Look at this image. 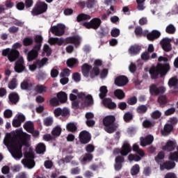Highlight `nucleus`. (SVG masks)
<instances>
[{
  "instance_id": "72a5a7b5",
  "label": "nucleus",
  "mask_w": 178,
  "mask_h": 178,
  "mask_svg": "<svg viewBox=\"0 0 178 178\" xmlns=\"http://www.w3.org/2000/svg\"><path fill=\"white\" fill-rule=\"evenodd\" d=\"M99 74H100L99 67H93L90 72V79H95V77H98Z\"/></svg>"
},
{
  "instance_id": "338daca9",
  "label": "nucleus",
  "mask_w": 178,
  "mask_h": 178,
  "mask_svg": "<svg viewBox=\"0 0 178 178\" xmlns=\"http://www.w3.org/2000/svg\"><path fill=\"white\" fill-rule=\"evenodd\" d=\"M127 104L129 105H136V104H137V97L136 96L131 97L128 99Z\"/></svg>"
},
{
  "instance_id": "f8f14e48",
  "label": "nucleus",
  "mask_w": 178,
  "mask_h": 178,
  "mask_svg": "<svg viewBox=\"0 0 178 178\" xmlns=\"http://www.w3.org/2000/svg\"><path fill=\"white\" fill-rule=\"evenodd\" d=\"M79 139L81 144H88L91 141V134L84 130L79 133Z\"/></svg>"
},
{
  "instance_id": "7c9ffc66",
  "label": "nucleus",
  "mask_w": 178,
  "mask_h": 178,
  "mask_svg": "<svg viewBox=\"0 0 178 178\" xmlns=\"http://www.w3.org/2000/svg\"><path fill=\"white\" fill-rule=\"evenodd\" d=\"M91 19V16L90 15L84 14V13H81L77 15L76 17V22L78 23H80L81 22H84L86 20H90Z\"/></svg>"
},
{
  "instance_id": "603ef678",
  "label": "nucleus",
  "mask_w": 178,
  "mask_h": 178,
  "mask_svg": "<svg viewBox=\"0 0 178 178\" xmlns=\"http://www.w3.org/2000/svg\"><path fill=\"white\" fill-rule=\"evenodd\" d=\"M162 159H165V152L163 151L159 152L157 156L154 158V160L157 163H159Z\"/></svg>"
},
{
  "instance_id": "f3484780",
  "label": "nucleus",
  "mask_w": 178,
  "mask_h": 178,
  "mask_svg": "<svg viewBox=\"0 0 178 178\" xmlns=\"http://www.w3.org/2000/svg\"><path fill=\"white\" fill-rule=\"evenodd\" d=\"M41 51L38 48L33 47L31 51H29L27 54V60L28 62H33V60H35L38 58V52Z\"/></svg>"
},
{
  "instance_id": "3c124183",
  "label": "nucleus",
  "mask_w": 178,
  "mask_h": 178,
  "mask_svg": "<svg viewBox=\"0 0 178 178\" xmlns=\"http://www.w3.org/2000/svg\"><path fill=\"white\" fill-rule=\"evenodd\" d=\"M178 84V79L177 77L174 76L169 79L168 81V86L169 87H176Z\"/></svg>"
},
{
  "instance_id": "37998d69",
  "label": "nucleus",
  "mask_w": 178,
  "mask_h": 178,
  "mask_svg": "<svg viewBox=\"0 0 178 178\" xmlns=\"http://www.w3.org/2000/svg\"><path fill=\"white\" fill-rule=\"evenodd\" d=\"M147 111H148V107L145 105H140L137 107L136 112L140 113V115H144V113H147Z\"/></svg>"
},
{
  "instance_id": "473e14b6",
  "label": "nucleus",
  "mask_w": 178,
  "mask_h": 178,
  "mask_svg": "<svg viewBox=\"0 0 178 178\" xmlns=\"http://www.w3.org/2000/svg\"><path fill=\"white\" fill-rule=\"evenodd\" d=\"M106 94H108V87L105 86H102L99 88V97L100 99H105V97H106Z\"/></svg>"
},
{
  "instance_id": "680f3d73",
  "label": "nucleus",
  "mask_w": 178,
  "mask_h": 178,
  "mask_svg": "<svg viewBox=\"0 0 178 178\" xmlns=\"http://www.w3.org/2000/svg\"><path fill=\"white\" fill-rule=\"evenodd\" d=\"M93 158H94V156H92V154H91V153H86L83 156V162H91V161H92Z\"/></svg>"
},
{
  "instance_id": "5fc2aeb1",
  "label": "nucleus",
  "mask_w": 178,
  "mask_h": 178,
  "mask_svg": "<svg viewBox=\"0 0 178 178\" xmlns=\"http://www.w3.org/2000/svg\"><path fill=\"white\" fill-rule=\"evenodd\" d=\"M128 159L130 162H132V161H135V162H138V161H141V157L137 154H129L128 156Z\"/></svg>"
},
{
  "instance_id": "0eeeda50",
  "label": "nucleus",
  "mask_w": 178,
  "mask_h": 178,
  "mask_svg": "<svg viewBox=\"0 0 178 178\" xmlns=\"http://www.w3.org/2000/svg\"><path fill=\"white\" fill-rule=\"evenodd\" d=\"M48 9V4L44 1H40L36 3L35 8H33L31 13L33 16H38V15H42L45 13Z\"/></svg>"
},
{
  "instance_id": "e2e57ef3",
  "label": "nucleus",
  "mask_w": 178,
  "mask_h": 178,
  "mask_svg": "<svg viewBox=\"0 0 178 178\" xmlns=\"http://www.w3.org/2000/svg\"><path fill=\"white\" fill-rule=\"evenodd\" d=\"M16 8L18 10H24L26 6L23 1H16Z\"/></svg>"
},
{
  "instance_id": "9b49d317",
  "label": "nucleus",
  "mask_w": 178,
  "mask_h": 178,
  "mask_svg": "<svg viewBox=\"0 0 178 178\" xmlns=\"http://www.w3.org/2000/svg\"><path fill=\"white\" fill-rule=\"evenodd\" d=\"M65 29L66 26L63 24H58L56 26H51L50 31L52 33V34H54V35H56L57 37H62V35L65 34Z\"/></svg>"
},
{
  "instance_id": "423d86ee",
  "label": "nucleus",
  "mask_w": 178,
  "mask_h": 178,
  "mask_svg": "<svg viewBox=\"0 0 178 178\" xmlns=\"http://www.w3.org/2000/svg\"><path fill=\"white\" fill-rule=\"evenodd\" d=\"M24 159L22 160V163L25 168L28 169H33L35 166V161H34V153L33 152H27V147L24 149Z\"/></svg>"
},
{
  "instance_id": "4d7b16f0",
  "label": "nucleus",
  "mask_w": 178,
  "mask_h": 178,
  "mask_svg": "<svg viewBox=\"0 0 178 178\" xmlns=\"http://www.w3.org/2000/svg\"><path fill=\"white\" fill-rule=\"evenodd\" d=\"M43 51L46 54V56H51L52 54V49L49 47V45L45 44L43 47Z\"/></svg>"
},
{
  "instance_id": "c03bdc74",
  "label": "nucleus",
  "mask_w": 178,
  "mask_h": 178,
  "mask_svg": "<svg viewBox=\"0 0 178 178\" xmlns=\"http://www.w3.org/2000/svg\"><path fill=\"white\" fill-rule=\"evenodd\" d=\"M165 32L167 34H175L176 33V27H175V25L170 24L167 26Z\"/></svg>"
},
{
  "instance_id": "20e7f679",
  "label": "nucleus",
  "mask_w": 178,
  "mask_h": 178,
  "mask_svg": "<svg viewBox=\"0 0 178 178\" xmlns=\"http://www.w3.org/2000/svg\"><path fill=\"white\" fill-rule=\"evenodd\" d=\"M22 44L19 42L15 43L12 48H7L2 50L1 55L6 56L9 62H15L17 60L20 56V52L19 51V48H22Z\"/></svg>"
},
{
  "instance_id": "09e8293b",
  "label": "nucleus",
  "mask_w": 178,
  "mask_h": 178,
  "mask_svg": "<svg viewBox=\"0 0 178 178\" xmlns=\"http://www.w3.org/2000/svg\"><path fill=\"white\" fill-rule=\"evenodd\" d=\"M140 173V165L138 164H136L131 169V175L132 176H136Z\"/></svg>"
},
{
  "instance_id": "0e129e2a",
  "label": "nucleus",
  "mask_w": 178,
  "mask_h": 178,
  "mask_svg": "<svg viewBox=\"0 0 178 178\" xmlns=\"http://www.w3.org/2000/svg\"><path fill=\"white\" fill-rule=\"evenodd\" d=\"M13 115V113L12 112V110L7 109L3 112V116L6 118V119H10V118Z\"/></svg>"
},
{
  "instance_id": "ea45409f",
  "label": "nucleus",
  "mask_w": 178,
  "mask_h": 178,
  "mask_svg": "<svg viewBox=\"0 0 178 178\" xmlns=\"http://www.w3.org/2000/svg\"><path fill=\"white\" fill-rule=\"evenodd\" d=\"M158 102L160 104L161 106H163V105H166L168 104V97L165 95H161L158 97Z\"/></svg>"
},
{
  "instance_id": "f03ea898",
  "label": "nucleus",
  "mask_w": 178,
  "mask_h": 178,
  "mask_svg": "<svg viewBox=\"0 0 178 178\" xmlns=\"http://www.w3.org/2000/svg\"><path fill=\"white\" fill-rule=\"evenodd\" d=\"M158 61L159 62L156 67H153L149 70V74L152 80H155L158 79V76H161V77H163V76H166V74L169 70H170V65L168 62L169 59L168 58L160 56L158 58Z\"/></svg>"
},
{
  "instance_id": "4c0bfd02",
  "label": "nucleus",
  "mask_w": 178,
  "mask_h": 178,
  "mask_svg": "<svg viewBox=\"0 0 178 178\" xmlns=\"http://www.w3.org/2000/svg\"><path fill=\"white\" fill-rule=\"evenodd\" d=\"M66 129L67 131H70V133H76V131H77V126L74 124V122L67 124Z\"/></svg>"
},
{
  "instance_id": "2eb2a0df",
  "label": "nucleus",
  "mask_w": 178,
  "mask_h": 178,
  "mask_svg": "<svg viewBox=\"0 0 178 178\" xmlns=\"http://www.w3.org/2000/svg\"><path fill=\"white\" fill-rule=\"evenodd\" d=\"M114 83L118 87H124L129 83V79L124 75H120L115 79Z\"/></svg>"
},
{
  "instance_id": "774afa93",
  "label": "nucleus",
  "mask_w": 178,
  "mask_h": 178,
  "mask_svg": "<svg viewBox=\"0 0 178 178\" xmlns=\"http://www.w3.org/2000/svg\"><path fill=\"white\" fill-rule=\"evenodd\" d=\"M86 151L88 152V154H91L92 152H94L95 151V147L94 145L89 144L86 147Z\"/></svg>"
},
{
  "instance_id": "aec40b11",
  "label": "nucleus",
  "mask_w": 178,
  "mask_h": 178,
  "mask_svg": "<svg viewBox=\"0 0 178 178\" xmlns=\"http://www.w3.org/2000/svg\"><path fill=\"white\" fill-rule=\"evenodd\" d=\"M140 51L141 46L138 44H133L128 49V52L131 56H136V55H138Z\"/></svg>"
},
{
  "instance_id": "a211bd4d",
  "label": "nucleus",
  "mask_w": 178,
  "mask_h": 178,
  "mask_svg": "<svg viewBox=\"0 0 178 178\" xmlns=\"http://www.w3.org/2000/svg\"><path fill=\"white\" fill-rule=\"evenodd\" d=\"M80 40H81V38L79 35H75L65 38L64 42L65 45L67 44H74L75 47H79V45H80Z\"/></svg>"
},
{
  "instance_id": "a19ab883",
  "label": "nucleus",
  "mask_w": 178,
  "mask_h": 178,
  "mask_svg": "<svg viewBox=\"0 0 178 178\" xmlns=\"http://www.w3.org/2000/svg\"><path fill=\"white\" fill-rule=\"evenodd\" d=\"M62 134V128L59 126H56L54 127L51 131L52 136H54V137H59L60 134Z\"/></svg>"
},
{
  "instance_id": "b1692460",
  "label": "nucleus",
  "mask_w": 178,
  "mask_h": 178,
  "mask_svg": "<svg viewBox=\"0 0 178 178\" xmlns=\"http://www.w3.org/2000/svg\"><path fill=\"white\" fill-rule=\"evenodd\" d=\"M24 69H26V67L24 66V61L23 60H19L15 63V71L17 73L24 72Z\"/></svg>"
},
{
  "instance_id": "6e6552de",
  "label": "nucleus",
  "mask_w": 178,
  "mask_h": 178,
  "mask_svg": "<svg viewBox=\"0 0 178 178\" xmlns=\"http://www.w3.org/2000/svg\"><path fill=\"white\" fill-rule=\"evenodd\" d=\"M102 24V21L99 17H95L92 19L89 22H84L83 26L88 30L92 29V30H98Z\"/></svg>"
},
{
  "instance_id": "412c9836",
  "label": "nucleus",
  "mask_w": 178,
  "mask_h": 178,
  "mask_svg": "<svg viewBox=\"0 0 178 178\" xmlns=\"http://www.w3.org/2000/svg\"><path fill=\"white\" fill-rule=\"evenodd\" d=\"M175 148H176V143L173 140H168L165 145L163 146V151H167V152H172V151H175Z\"/></svg>"
},
{
  "instance_id": "6e6d98bb",
  "label": "nucleus",
  "mask_w": 178,
  "mask_h": 178,
  "mask_svg": "<svg viewBox=\"0 0 178 178\" xmlns=\"http://www.w3.org/2000/svg\"><path fill=\"white\" fill-rule=\"evenodd\" d=\"M43 123H44V126H47V127H48L49 126H52V124L54 123V118H52L51 117H47L44 119Z\"/></svg>"
},
{
  "instance_id": "5701e85b",
  "label": "nucleus",
  "mask_w": 178,
  "mask_h": 178,
  "mask_svg": "<svg viewBox=\"0 0 178 178\" xmlns=\"http://www.w3.org/2000/svg\"><path fill=\"white\" fill-rule=\"evenodd\" d=\"M103 105L108 108V109H115L116 103L112 102V99L111 98H104L103 99Z\"/></svg>"
},
{
  "instance_id": "de8ad7c7",
  "label": "nucleus",
  "mask_w": 178,
  "mask_h": 178,
  "mask_svg": "<svg viewBox=\"0 0 178 178\" xmlns=\"http://www.w3.org/2000/svg\"><path fill=\"white\" fill-rule=\"evenodd\" d=\"M21 88L22 90H28L30 91L33 88V84L29 83L27 81H23L21 83Z\"/></svg>"
},
{
  "instance_id": "393cba45",
  "label": "nucleus",
  "mask_w": 178,
  "mask_h": 178,
  "mask_svg": "<svg viewBox=\"0 0 178 178\" xmlns=\"http://www.w3.org/2000/svg\"><path fill=\"white\" fill-rule=\"evenodd\" d=\"M159 37H161V32L156 30H154L151 33H148L147 35V38L149 41H154V40H156V38H159Z\"/></svg>"
},
{
  "instance_id": "052dcab7",
  "label": "nucleus",
  "mask_w": 178,
  "mask_h": 178,
  "mask_svg": "<svg viewBox=\"0 0 178 178\" xmlns=\"http://www.w3.org/2000/svg\"><path fill=\"white\" fill-rule=\"evenodd\" d=\"M168 159L170 161L178 162V152H170Z\"/></svg>"
},
{
  "instance_id": "a18cd8bd",
  "label": "nucleus",
  "mask_w": 178,
  "mask_h": 178,
  "mask_svg": "<svg viewBox=\"0 0 178 178\" xmlns=\"http://www.w3.org/2000/svg\"><path fill=\"white\" fill-rule=\"evenodd\" d=\"M84 104L86 106H90L94 104V99H92V96H91V95H88L85 97Z\"/></svg>"
},
{
  "instance_id": "dca6fc26",
  "label": "nucleus",
  "mask_w": 178,
  "mask_h": 178,
  "mask_svg": "<svg viewBox=\"0 0 178 178\" xmlns=\"http://www.w3.org/2000/svg\"><path fill=\"white\" fill-rule=\"evenodd\" d=\"M54 113L56 118H59V116L66 118L70 115V111L67 109V108H61L58 107L54 110Z\"/></svg>"
},
{
  "instance_id": "13d9d810",
  "label": "nucleus",
  "mask_w": 178,
  "mask_h": 178,
  "mask_svg": "<svg viewBox=\"0 0 178 178\" xmlns=\"http://www.w3.org/2000/svg\"><path fill=\"white\" fill-rule=\"evenodd\" d=\"M162 116V113L158 110L153 111L151 114L152 119L158 120Z\"/></svg>"
},
{
  "instance_id": "58836bf2",
  "label": "nucleus",
  "mask_w": 178,
  "mask_h": 178,
  "mask_svg": "<svg viewBox=\"0 0 178 178\" xmlns=\"http://www.w3.org/2000/svg\"><path fill=\"white\" fill-rule=\"evenodd\" d=\"M33 42H34V40H33V38L31 37H26L23 39L22 44L24 47H30L33 45Z\"/></svg>"
},
{
  "instance_id": "c85d7f7f",
  "label": "nucleus",
  "mask_w": 178,
  "mask_h": 178,
  "mask_svg": "<svg viewBox=\"0 0 178 178\" xmlns=\"http://www.w3.org/2000/svg\"><path fill=\"white\" fill-rule=\"evenodd\" d=\"M49 42L51 45H58L60 47V45L65 44V40L63 38H51L49 39Z\"/></svg>"
},
{
  "instance_id": "ddd939ff",
  "label": "nucleus",
  "mask_w": 178,
  "mask_h": 178,
  "mask_svg": "<svg viewBox=\"0 0 178 178\" xmlns=\"http://www.w3.org/2000/svg\"><path fill=\"white\" fill-rule=\"evenodd\" d=\"M24 129H25L28 133H31L33 137H38L40 136V131L34 130V124L31 121L26 122L24 124Z\"/></svg>"
},
{
  "instance_id": "7ed1b4c3",
  "label": "nucleus",
  "mask_w": 178,
  "mask_h": 178,
  "mask_svg": "<svg viewBox=\"0 0 178 178\" xmlns=\"http://www.w3.org/2000/svg\"><path fill=\"white\" fill-rule=\"evenodd\" d=\"M114 152L116 154L120 153L122 156H118L115 157V163L114 165L115 170H120L122 169L123 165V162H124V157L123 156H127V155L129 154V153L131 152V147L130 146V144L129 143H125L122 145V147L120 149H117L114 150Z\"/></svg>"
},
{
  "instance_id": "c756f323",
  "label": "nucleus",
  "mask_w": 178,
  "mask_h": 178,
  "mask_svg": "<svg viewBox=\"0 0 178 178\" xmlns=\"http://www.w3.org/2000/svg\"><path fill=\"white\" fill-rule=\"evenodd\" d=\"M33 90L38 94H44V92H47V88L44 85L38 84L34 87Z\"/></svg>"
},
{
  "instance_id": "f704fd0d",
  "label": "nucleus",
  "mask_w": 178,
  "mask_h": 178,
  "mask_svg": "<svg viewBox=\"0 0 178 178\" xmlns=\"http://www.w3.org/2000/svg\"><path fill=\"white\" fill-rule=\"evenodd\" d=\"M173 130V125L170 124H166L164 126L163 131H162V134L164 136H168Z\"/></svg>"
},
{
  "instance_id": "4468645a",
  "label": "nucleus",
  "mask_w": 178,
  "mask_h": 178,
  "mask_svg": "<svg viewBox=\"0 0 178 178\" xmlns=\"http://www.w3.org/2000/svg\"><path fill=\"white\" fill-rule=\"evenodd\" d=\"M172 40L169 38H165L162 39L160 42V44L165 52H170L172 51Z\"/></svg>"
},
{
  "instance_id": "49530a36",
  "label": "nucleus",
  "mask_w": 178,
  "mask_h": 178,
  "mask_svg": "<svg viewBox=\"0 0 178 178\" xmlns=\"http://www.w3.org/2000/svg\"><path fill=\"white\" fill-rule=\"evenodd\" d=\"M143 126L145 129H149L155 126V123L149 120H145L143 122Z\"/></svg>"
},
{
  "instance_id": "f257e3e1",
  "label": "nucleus",
  "mask_w": 178,
  "mask_h": 178,
  "mask_svg": "<svg viewBox=\"0 0 178 178\" xmlns=\"http://www.w3.org/2000/svg\"><path fill=\"white\" fill-rule=\"evenodd\" d=\"M31 138V136L29 134L23 132V129H20L15 131L14 137L8 134L4 139L3 143L10 151L13 158L19 161L23 158V152H22L23 145L27 147H30L29 142Z\"/></svg>"
},
{
  "instance_id": "1a4fd4ad",
  "label": "nucleus",
  "mask_w": 178,
  "mask_h": 178,
  "mask_svg": "<svg viewBox=\"0 0 178 178\" xmlns=\"http://www.w3.org/2000/svg\"><path fill=\"white\" fill-rule=\"evenodd\" d=\"M48 63V58H43L41 60H37L36 61L33 62L32 65H29V70L31 72H34L37 69H41L42 67H44L45 65Z\"/></svg>"
},
{
  "instance_id": "e433bc0d",
  "label": "nucleus",
  "mask_w": 178,
  "mask_h": 178,
  "mask_svg": "<svg viewBox=\"0 0 178 178\" xmlns=\"http://www.w3.org/2000/svg\"><path fill=\"white\" fill-rule=\"evenodd\" d=\"M114 95L118 98V99H123L124 97H126V95L124 94V92L122 89H117L114 91Z\"/></svg>"
},
{
  "instance_id": "2f4dec72",
  "label": "nucleus",
  "mask_w": 178,
  "mask_h": 178,
  "mask_svg": "<svg viewBox=\"0 0 178 178\" xmlns=\"http://www.w3.org/2000/svg\"><path fill=\"white\" fill-rule=\"evenodd\" d=\"M35 45L33 47L41 50V47H42V36L40 35H35Z\"/></svg>"
},
{
  "instance_id": "bb28decb",
  "label": "nucleus",
  "mask_w": 178,
  "mask_h": 178,
  "mask_svg": "<svg viewBox=\"0 0 178 178\" xmlns=\"http://www.w3.org/2000/svg\"><path fill=\"white\" fill-rule=\"evenodd\" d=\"M176 166V163L175 162L165 161L162 165H160L161 170H163V169H167V170H170V169H173Z\"/></svg>"
},
{
  "instance_id": "864d4df0",
  "label": "nucleus",
  "mask_w": 178,
  "mask_h": 178,
  "mask_svg": "<svg viewBox=\"0 0 178 178\" xmlns=\"http://www.w3.org/2000/svg\"><path fill=\"white\" fill-rule=\"evenodd\" d=\"M49 104L51 106H59L60 105V102L58 99L56 97L51 98L49 100Z\"/></svg>"
},
{
  "instance_id": "bf43d9fd",
  "label": "nucleus",
  "mask_w": 178,
  "mask_h": 178,
  "mask_svg": "<svg viewBox=\"0 0 178 178\" xmlns=\"http://www.w3.org/2000/svg\"><path fill=\"white\" fill-rule=\"evenodd\" d=\"M124 120L126 122V123H129L130 120H133V113L130 112H127L124 115Z\"/></svg>"
},
{
  "instance_id": "8fccbe9b",
  "label": "nucleus",
  "mask_w": 178,
  "mask_h": 178,
  "mask_svg": "<svg viewBox=\"0 0 178 178\" xmlns=\"http://www.w3.org/2000/svg\"><path fill=\"white\" fill-rule=\"evenodd\" d=\"M17 88V80L16 78H13L8 83V88L10 90H15Z\"/></svg>"
},
{
  "instance_id": "39448f33",
  "label": "nucleus",
  "mask_w": 178,
  "mask_h": 178,
  "mask_svg": "<svg viewBox=\"0 0 178 178\" xmlns=\"http://www.w3.org/2000/svg\"><path fill=\"white\" fill-rule=\"evenodd\" d=\"M115 115H107L103 119L104 130L108 134H112V133H115L118 130V125L115 123Z\"/></svg>"
},
{
  "instance_id": "c9c22d12",
  "label": "nucleus",
  "mask_w": 178,
  "mask_h": 178,
  "mask_svg": "<svg viewBox=\"0 0 178 178\" xmlns=\"http://www.w3.org/2000/svg\"><path fill=\"white\" fill-rule=\"evenodd\" d=\"M79 65V60L77 59L72 58L67 60V66L68 67H74V66H77Z\"/></svg>"
},
{
  "instance_id": "4be33fe9",
  "label": "nucleus",
  "mask_w": 178,
  "mask_h": 178,
  "mask_svg": "<svg viewBox=\"0 0 178 178\" xmlns=\"http://www.w3.org/2000/svg\"><path fill=\"white\" fill-rule=\"evenodd\" d=\"M9 102L12 104V105H16L17 102H19L20 99V97L19 94L16 92H13L8 95Z\"/></svg>"
},
{
  "instance_id": "79ce46f5",
  "label": "nucleus",
  "mask_w": 178,
  "mask_h": 178,
  "mask_svg": "<svg viewBox=\"0 0 178 178\" xmlns=\"http://www.w3.org/2000/svg\"><path fill=\"white\" fill-rule=\"evenodd\" d=\"M46 147L44 143H39L35 149L37 154H44L45 152Z\"/></svg>"
},
{
  "instance_id": "cd10ccee",
  "label": "nucleus",
  "mask_w": 178,
  "mask_h": 178,
  "mask_svg": "<svg viewBox=\"0 0 178 178\" xmlns=\"http://www.w3.org/2000/svg\"><path fill=\"white\" fill-rule=\"evenodd\" d=\"M57 99L60 104H65L67 101V94L63 91H60L57 93Z\"/></svg>"
},
{
  "instance_id": "6ab92c4d",
  "label": "nucleus",
  "mask_w": 178,
  "mask_h": 178,
  "mask_svg": "<svg viewBox=\"0 0 178 178\" xmlns=\"http://www.w3.org/2000/svg\"><path fill=\"white\" fill-rule=\"evenodd\" d=\"M154 142V136L152 135H147L146 137L140 138L141 147H147V145H151Z\"/></svg>"
},
{
  "instance_id": "a878e982",
  "label": "nucleus",
  "mask_w": 178,
  "mask_h": 178,
  "mask_svg": "<svg viewBox=\"0 0 178 178\" xmlns=\"http://www.w3.org/2000/svg\"><path fill=\"white\" fill-rule=\"evenodd\" d=\"M92 69V66L87 63L83 64L81 67V72L83 76H84V77H88V76H90V70H91Z\"/></svg>"
},
{
  "instance_id": "69168bd1",
  "label": "nucleus",
  "mask_w": 178,
  "mask_h": 178,
  "mask_svg": "<svg viewBox=\"0 0 178 178\" xmlns=\"http://www.w3.org/2000/svg\"><path fill=\"white\" fill-rule=\"evenodd\" d=\"M112 37H119L120 35V30L119 29L115 28L111 32Z\"/></svg>"
},
{
  "instance_id": "9d476101",
  "label": "nucleus",
  "mask_w": 178,
  "mask_h": 178,
  "mask_svg": "<svg viewBox=\"0 0 178 178\" xmlns=\"http://www.w3.org/2000/svg\"><path fill=\"white\" fill-rule=\"evenodd\" d=\"M165 91L166 88L164 86L158 87V85L154 83L149 86V93L154 97L159 95V94H165Z\"/></svg>"
}]
</instances>
